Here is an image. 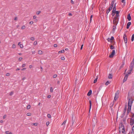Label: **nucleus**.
Masks as SVG:
<instances>
[{
	"mask_svg": "<svg viewBox=\"0 0 134 134\" xmlns=\"http://www.w3.org/2000/svg\"><path fill=\"white\" fill-rule=\"evenodd\" d=\"M133 100L132 99H129L128 103V109L127 110V113H129L130 111L131 105L133 103Z\"/></svg>",
	"mask_w": 134,
	"mask_h": 134,
	"instance_id": "nucleus-1",
	"label": "nucleus"
},
{
	"mask_svg": "<svg viewBox=\"0 0 134 134\" xmlns=\"http://www.w3.org/2000/svg\"><path fill=\"white\" fill-rule=\"evenodd\" d=\"M119 21V18H116V17H114L113 20V24L116 25L118 23Z\"/></svg>",
	"mask_w": 134,
	"mask_h": 134,
	"instance_id": "nucleus-2",
	"label": "nucleus"
},
{
	"mask_svg": "<svg viewBox=\"0 0 134 134\" xmlns=\"http://www.w3.org/2000/svg\"><path fill=\"white\" fill-rule=\"evenodd\" d=\"M134 66V58H133L131 62L130 66V68L133 69Z\"/></svg>",
	"mask_w": 134,
	"mask_h": 134,
	"instance_id": "nucleus-3",
	"label": "nucleus"
},
{
	"mask_svg": "<svg viewBox=\"0 0 134 134\" xmlns=\"http://www.w3.org/2000/svg\"><path fill=\"white\" fill-rule=\"evenodd\" d=\"M115 53V50H114L112 51V52L111 54L109 56V57L110 58H113L114 55Z\"/></svg>",
	"mask_w": 134,
	"mask_h": 134,
	"instance_id": "nucleus-4",
	"label": "nucleus"
},
{
	"mask_svg": "<svg viewBox=\"0 0 134 134\" xmlns=\"http://www.w3.org/2000/svg\"><path fill=\"white\" fill-rule=\"evenodd\" d=\"M123 38L125 43H126L127 42V40L126 37V36L125 34H124L123 36Z\"/></svg>",
	"mask_w": 134,
	"mask_h": 134,
	"instance_id": "nucleus-5",
	"label": "nucleus"
},
{
	"mask_svg": "<svg viewBox=\"0 0 134 134\" xmlns=\"http://www.w3.org/2000/svg\"><path fill=\"white\" fill-rule=\"evenodd\" d=\"M119 131L120 134H124L125 130L124 129L121 130L119 129Z\"/></svg>",
	"mask_w": 134,
	"mask_h": 134,
	"instance_id": "nucleus-6",
	"label": "nucleus"
},
{
	"mask_svg": "<svg viewBox=\"0 0 134 134\" xmlns=\"http://www.w3.org/2000/svg\"><path fill=\"white\" fill-rule=\"evenodd\" d=\"M119 93L118 91L116 93H115V96L114 97V100H116L118 97V95L119 94Z\"/></svg>",
	"mask_w": 134,
	"mask_h": 134,
	"instance_id": "nucleus-7",
	"label": "nucleus"
},
{
	"mask_svg": "<svg viewBox=\"0 0 134 134\" xmlns=\"http://www.w3.org/2000/svg\"><path fill=\"white\" fill-rule=\"evenodd\" d=\"M112 9V8L111 7H109L108 8V9L107 10L106 12V14H107V15L108 13L110 12V11Z\"/></svg>",
	"mask_w": 134,
	"mask_h": 134,
	"instance_id": "nucleus-8",
	"label": "nucleus"
},
{
	"mask_svg": "<svg viewBox=\"0 0 134 134\" xmlns=\"http://www.w3.org/2000/svg\"><path fill=\"white\" fill-rule=\"evenodd\" d=\"M130 125L132 126L134 124V119H131L130 121Z\"/></svg>",
	"mask_w": 134,
	"mask_h": 134,
	"instance_id": "nucleus-9",
	"label": "nucleus"
},
{
	"mask_svg": "<svg viewBox=\"0 0 134 134\" xmlns=\"http://www.w3.org/2000/svg\"><path fill=\"white\" fill-rule=\"evenodd\" d=\"M124 126L122 124H121L119 125V129H124Z\"/></svg>",
	"mask_w": 134,
	"mask_h": 134,
	"instance_id": "nucleus-10",
	"label": "nucleus"
},
{
	"mask_svg": "<svg viewBox=\"0 0 134 134\" xmlns=\"http://www.w3.org/2000/svg\"><path fill=\"white\" fill-rule=\"evenodd\" d=\"M128 77V75H126L124 77V79L123 80V82H125L127 80V77Z\"/></svg>",
	"mask_w": 134,
	"mask_h": 134,
	"instance_id": "nucleus-11",
	"label": "nucleus"
},
{
	"mask_svg": "<svg viewBox=\"0 0 134 134\" xmlns=\"http://www.w3.org/2000/svg\"><path fill=\"white\" fill-rule=\"evenodd\" d=\"M116 26L115 25L113 26V28L112 31V32L113 33H114V32L115 30V29H116Z\"/></svg>",
	"mask_w": 134,
	"mask_h": 134,
	"instance_id": "nucleus-12",
	"label": "nucleus"
},
{
	"mask_svg": "<svg viewBox=\"0 0 134 134\" xmlns=\"http://www.w3.org/2000/svg\"><path fill=\"white\" fill-rule=\"evenodd\" d=\"M127 109V104L125 105V107L124 109V110L123 111V114L124 115L125 112L126 110Z\"/></svg>",
	"mask_w": 134,
	"mask_h": 134,
	"instance_id": "nucleus-13",
	"label": "nucleus"
},
{
	"mask_svg": "<svg viewBox=\"0 0 134 134\" xmlns=\"http://www.w3.org/2000/svg\"><path fill=\"white\" fill-rule=\"evenodd\" d=\"M116 4L115 3L114 4V6L113 8V10H112L113 12H115L116 11Z\"/></svg>",
	"mask_w": 134,
	"mask_h": 134,
	"instance_id": "nucleus-14",
	"label": "nucleus"
},
{
	"mask_svg": "<svg viewBox=\"0 0 134 134\" xmlns=\"http://www.w3.org/2000/svg\"><path fill=\"white\" fill-rule=\"evenodd\" d=\"M127 19L129 21H130L131 20V17L130 16V14H129L127 16Z\"/></svg>",
	"mask_w": 134,
	"mask_h": 134,
	"instance_id": "nucleus-15",
	"label": "nucleus"
},
{
	"mask_svg": "<svg viewBox=\"0 0 134 134\" xmlns=\"http://www.w3.org/2000/svg\"><path fill=\"white\" fill-rule=\"evenodd\" d=\"M131 22H128L127 24V29H128L129 28L130 25H131Z\"/></svg>",
	"mask_w": 134,
	"mask_h": 134,
	"instance_id": "nucleus-16",
	"label": "nucleus"
},
{
	"mask_svg": "<svg viewBox=\"0 0 134 134\" xmlns=\"http://www.w3.org/2000/svg\"><path fill=\"white\" fill-rule=\"evenodd\" d=\"M92 93V91L91 90H90L87 94V95L88 96H90Z\"/></svg>",
	"mask_w": 134,
	"mask_h": 134,
	"instance_id": "nucleus-17",
	"label": "nucleus"
},
{
	"mask_svg": "<svg viewBox=\"0 0 134 134\" xmlns=\"http://www.w3.org/2000/svg\"><path fill=\"white\" fill-rule=\"evenodd\" d=\"M113 76L111 74H109L108 76V78L109 79H112V78Z\"/></svg>",
	"mask_w": 134,
	"mask_h": 134,
	"instance_id": "nucleus-18",
	"label": "nucleus"
},
{
	"mask_svg": "<svg viewBox=\"0 0 134 134\" xmlns=\"http://www.w3.org/2000/svg\"><path fill=\"white\" fill-rule=\"evenodd\" d=\"M107 40L108 42H110L112 43L114 42L113 41H111V40H110V38H108Z\"/></svg>",
	"mask_w": 134,
	"mask_h": 134,
	"instance_id": "nucleus-19",
	"label": "nucleus"
},
{
	"mask_svg": "<svg viewBox=\"0 0 134 134\" xmlns=\"http://www.w3.org/2000/svg\"><path fill=\"white\" fill-rule=\"evenodd\" d=\"M114 3L113 1H112L111 3V5L109 7H111V8H112Z\"/></svg>",
	"mask_w": 134,
	"mask_h": 134,
	"instance_id": "nucleus-20",
	"label": "nucleus"
},
{
	"mask_svg": "<svg viewBox=\"0 0 134 134\" xmlns=\"http://www.w3.org/2000/svg\"><path fill=\"white\" fill-rule=\"evenodd\" d=\"M98 76H97L96 77V78L94 79V82H93L94 83H95L96 82L97 80L98 79Z\"/></svg>",
	"mask_w": 134,
	"mask_h": 134,
	"instance_id": "nucleus-21",
	"label": "nucleus"
},
{
	"mask_svg": "<svg viewBox=\"0 0 134 134\" xmlns=\"http://www.w3.org/2000/svg\"><path fill=\"white\" fill-rule=\"evenodd\" d=\"M89 103H90V110H89V112L90 111V110L91 108V100L89 101Z\"/></svg>",
	"mask_w": 134,
	"mask_h": 134,
	"instance_id": "nucleus-22",
	"label": "nucleus"
},
{
	"mask_svg": "<svg viewBox=\"0 0 134 134\" xmlns=\"http://www.w3.org/2000/svg\"><path fill=\"white\" fill-rule=\"evenodd\" d=\"M42 52L41 50H39L38 51V53L39 54H42Z\"/></svg>",
	"mask_w": 134,
	"mask_h": 134,
	"instance_id": "nucleus-23",
	"label": "nucleus"
},
{
	"mask_svg": "<svg viewBox=\"0 0 134 134\" xmlns=\"http://www.w3.org/2000/svg\"><path fill=\"white\" fill-rule=\"evenodd\" d=\"M110 82H111L110 81H107L105 83V85H108L109 84H110Z\"/></svg>",
	"mask_w": 134,
	"mask_h": 134,
	"instance_id": "nucleus-24",
	"label": "nucleus"
},
{
	"mask_svg": "<svg viewBox=\"0 0 134 134\" xmlns=\"http://www.w3.org/2000/svg\"><path fill=\"white\" fill-rule=\"evenodd\" d=\"M134 39V34H133L132 35V37H131V40L132 41H133Z\"/></svg>",
	"mask_w": 134,
	"mask_h": 134,
	"instance_id": "nucleus-25",
	"label": "nucleus"
},
{
	"mask_svg": "<svg viewBox=\"0 0 134 134\" xmlns=\"http://www.w3.org/2000/svg\"><path fill=\"white\" fill-rule=\"evenodd\" d=\"M64 52V50H62L60 51L58 53H63Z\"/></svg>",
	"mask_w": 134,
	"mask_h": 134,
	"instance_id": "nucleus-26",
	"label": "nucleus"
},
{
	"mask_svg": "<svg viewBox=\"0 0 134 134\" xmlns=\"http://www.w3.org/2000/svg\"><path fill=\"white\" fill-rule=\"evenodd\" d=\"M9 131H6L5 132L6 134H12V133L11 132H10L9 133Z\"/></svg>",
	"mask_w": 134,
	"mask_h": 134,
	"instance_id": "nucleus-27",
	"label": "nucleus"
},
{
	"mask_svg": "<svg viewBox=\"0 0 134 134\" xmlns=\"http://www.w3.org/2000/svg\"><path fill=\"white\" fill-rule=\"evenodd\" d=\"M16 47V45L14 44H13L12 46V48H15Z\"/></svg>",
	"mask_w": 134,
	"mask_h": 134,
	"instance_id": "nucleus-28",
	"label": "nucleus"
},
{
	"mask_svg": "<svg viewBox=\"0 0 134 134\" xmlns=\"http://www.w3.org/2000/svg\"><path fill=\"white\" fill-rule=\"evenodd\" d=\"M47 116L48 118H51V115L49 114H47Z\"/></svg>",
	"mask_w": 134,
	"mask_h": 134,
	"instance_id": "nucleus-29",
	"label": "nucleus"
},
{
	"mask_svg": "<svg viewBox=\"0 0 134 134\" xmlns=\"http://www.w3.org/2000/svg\"><path fill=\"white\" fill-rule=\"evenodd\" d=\"M30 105H29L27 106V109H29L30 108Z\"/></svg>",
	"mask_w": 134,
	"mask_h": 134,
	"instance_id": "nucleus-30",
	"label": "nucleus"
},
{
	"mask_svg": "<svg viewBox=\"0 0 134 134\" xmlns=\"http://www.w3.org/2000/svg\"><path fill=\"white\" fill-rule=\"evenodd\" d=\"M114 12H115V13L117 14H119V12L118 11H116Z\"/></svg>",
	"mask_w": 134,
	"mask_h": 134,
	"instance_id": "nucleus-31",
	"label": "nucleus"
},
{
	"mask_svg": "<svg viewBox=\"0 0 134 134\" xmlns=\"http://www.w3.org/2000/svg\"><path fill=\"white\" fill-rule=\"evenodd\" d=\"M34 45L35 46L37 44V42L36 41H35L34 43Z\"/></svg>",
	"mask_w": 134,
	"mask_h": 134,
	"instance_id": "nucleus-32",
	"label": "nucleus"
},
{
	"mask_svg": "<svg viewBox=\"0 0 134 134\" xmlns=\"http://www.w3.org/2000/svg\"><path fill=\"white\" fill-rule=\"evenodd\" d=\"M53 89L52 87H51L50 89V92H53Z\"/></svg>",
	"mask_w": 134,
	"mask_h": 134,
	"instance_id": "nucleus-33",
	"label": "nucleus"
},
{
	"mask_svg": "<svg viewBox=\"0 0 134 134\" xmlns=\"http://www.w3.org/2000/svg\"><path fill=\"white\" fill-rule=\"evenodd\" d=\"M27 116H30L31 115V114L30 113H28L27 114Z\"/></svg>",
	"mask_w": 134,
	"mask_h": 134,
	"instance_id": "nucleus-34",
	"label": "nucleus"
},
{
	"mask_svg": "<svg viewBox=\"0 0 134 134\" xmlns=\"http://www.w3.org/2000/svg\"><path fill=\"white\" fill-rule=\"evenodd\" d=\"M30 39L32 41H34L35 40V38L34 37H32L30 38Z\"/></svg>",
	"mask_w": 134,
	"mask_h": 134,
	"instance_id": "nucleus-35",
	"label": "nucleus"
},
{
	"mask_svg": "<svg viewBox=\"0 0 134 134\" xmlns=\"http://www.w3.org/2000/svg\"><path fill=\"white\" fill-rule=\"evenodd\" d=\"M110 49H113L114 48L113 46H112V45H111L110 46Z\"/></svg>",
	"mask_w": 134,
	"mask_h": 134,
	"instance_id": "nucleus-36",
	"label": "nucleus"
},
{
	"mask_svg": "<svg viewBox=\"0 0 134 134\" xmlns=\"http://www.w3.org/2000/svg\"><path fill=\"white\" fill-rule=\"evenodd\" d=\"M40 13L41 12L40 11H37L36 12V14L37 15H38L40 14Z\"/></svg>",
	"mask_w": 134,
	"mask_h": 134,
	"instance_id": "nucleus-37",
	"label": "nucleus"
},
{
	"mask_svg": "<svg viewBox=\"0 0 134 134\" xmlns=\"http://www.w3.org/2000/svg\"><path fill=\"white\" fill-rule=\"evenodd\" d=\"M13 93V92H11L9 94V95L10 96H12Z\"/></svg>",
	"mask_w": 134,
	"mask_h": 134,
	"instance_id": "nucleus-38",
	"label": "nucleus"
},
{
	"mask_svg": "<svg viewBox=\"0 0 134 134\" xmlns=\"http://www.w3.org/2000/svg\"><path fill=\"white\" fill-rule=\"evenodd\" d=\"M25 26H23L21 27V29H25Z\"/></svg>",
	"mask_w": 134,
	"mask_h": 134,
	"instance_id": "nucleus-39",
	"label": "nucleus"
},
{
	"mask_svg": "<svg viewBox=\"0 0 134 134\" xmlns=\"http://www.w3.org/2000/svg\"><path fill=\"white\" fill-rule=\"evenodd\" d=\"M66 121V120H65L63 122V123L62 124V125L63 124H64V125L65 124Z\"/></svg>",
	"mask_w": 134,
	"mask_h": 134,
	"instance_id": "nucleus-40",
	"label": "nucleus"
},
{
	"mask_svg": "<svg viewBox=\"0 0 134 134\" xmlns=\"http://www.w3.org/2000/svg\"><path fill=\"white\" fill-rule=\"evenodd\" d=\"M33 125L37 126V123H33Z\"/></svg>",
	"mask_w": 134,
	"mask_h": 134,
	"instance_id": "nucleus-41",
	"label": "nucleus"
},
{
	"mask_svg": "<svg viewBox=\"0 0 134 134\" xmlns=\"http://www.w3.org/2000/svg\"><path fill=\"white\" fill-rule=\"evenodd\" d=\"M114 39V37L113 36L111 37V38H110V40L111 41H112Z\"/></svg>",
	"mask_w": 134,
	"mask_h": 134,
	"instance_id": "nucleus-42",
	"label": "nucleus"
},
{
	"mask_svg": "<svg viewBox=\"0 0 134 134\" xmlns=\"http://www.w3.org/2000/svg\"><path fill=\"white\" fill-rule=\"evenodd\" d=\"M33 21H30L29 23V24H30V25H32V24H33Z\"/></svg>",
	"mask_w": 134,
	"mask_h": 134,
	"instance_id": "nucleus-43",
	"label": "nucleus"
},
{
	"mask_svg": "<svg viewBox=\"0 0 134 134\" xmlns=\"http://www.w3.org/2000/svg\"><path fill=\"white\" fill-rule=\"evenodd\" d=\"M10 74L9 73H7V74H6V76H10Z\"/></svg>",
	"mask_w": 134,
	"mask_h": 134,
	"instance_id": "nucleus-44",
	"label": "nucleus"
},
{
	"mask_svg": "<svg viewBox=\"0 0 134 134\" xmlns=\"http://www.w3.org/2000/svg\"><path fill=\"white\" fill-rule=\"evenodd\" d=\"M49 124V122L48 121L46 123V125L47 126H48Z\"/></svg>",
	"mask_w": 134,
	"mask_h": 134,
	"instance_id": "nucleus-45",
	"label": "nucleus"
},
{
	"mask_svg": "<svg viewBox=\"0 0 134 134\" xmlns=\"http://www.w3.org/2000/svg\"><path fill=\"white\" fill-rule=\"evenodd\" d=\"M57 76V75H53V78H55V77H56Z\"/></svg>",
	"mask_w": 134,
	"mask_h": 134,
	"instance_id": "nucleus-46",
	"label": "nucleus"
},
{
	"mask_svg": "<svg viewBox=\"0 0 134 134\" xmlns=\"http://www.w3.org/2000/svg\"><path fill=\"white\" fill-rule=\"evenodd\" d=\"M23 59V58L22 57H20L19 58V61Z\"/></svg>",
	"mask_w": 134,
	"mask_h": 134,
	"instance_id": "nucleus-47",
	"label": "nucleus"
},
{
	"mask_svg": "<svg viewBox=\"0 0 134 134\" xmlns=\"http://www.w3.org/2000/svg\"><path fill=\"white\" fill-rule=\"evenodd\" d=\"M20 47L21 48H22L23 47V44H21L20 45Z\"/></svg>",
	"mask_w": 134,
	"mask_h": 134,
	"instance_id": "nucleus-48",
	"label": "nucleus"
},
{
	"mask_svg": "<svg viewBox=\"0 0 134 134\" xmlns=\"http://www.w3.org/2000/svg\"><path fill=\"white\" fill-rule=\"evenodd\" d=\"M119 16V14H116L115 15V17H116V18H118V17Z\"/></svg>",
	"mask_w": 134,
	"mask_h": 134,
	"instance_id": "nucleus-49",
	"label": "nucleus"
},
{
	"mask_svg": "<svg viewBox=\"0 0 134 134\" xmlns=\"http://www.w3.org/2000/svg\"><path fill=\"white\" fill-rule=\"evenodd\" d=\"M115 12H112V15L113 16H114V15H115Z\"/></svg>",
	"mask_w": 134,
	"mask_h": 134,
	"instance_id": "nucleus-50",
	"label": "nucleus"
},
{
	"mask_svg": "<svg viewBox=\"0 0 134 134\" xmlns=\"http://www.w3.org/2000/svg\"><path fill=\"white\" fill-rule=\"evenodd\" d=\"M121 2L122 3H124L125 4V0H122Z\"/></svg>",
	"mask_w": 134,
	"mask_h": 134,
	"instance_id": "nucleus-51",
	"label": "nucleus"
},
{
	"mask_svg": "<svg viewBox=\"0 0 134 134\" xmlns=\"http://www.w3.org/2000/svg\"><path fill=\"white\" fill-rule=\"evenodd\" d=\"M25 65H26L25 64H23L22 65V67H25Z\"/></svg>",
	"mask_w": 134,
	"mask_h": 134,
	"instance_id": "nucleus-52",
	"label": "nucleus"
},
{
	"mask_svg": "<svg viewBox=\"0 0 134 134\" xmlns=\"http://www.w3.org/2000/svg\"><path fill=\"white\" fill-rule=\"evenodd\" d=\"M61 59L62 60H64L65 59V58L64 57H61Z\"/></svg>",
	"mask_w": 134,
	"mask_h": 134,
	"instance_id": "nucleus-53",
	"label": "nucleus"
},
{
	"mask_svg": "<svg viewBox=\"0 0 134 134\" xmlns=\"http://www.w3.org/2000/svg\"><path fill=\"white\" fill-rule=\"evenodd\" d=\"M57 45L56 44H55L54 45V47H57Z\"/></svg>",
	"mask_w": 134,
	"mask_h": 134,
	"instance_id": "nucleus-54",
	"label": "nucleus"
},
{
	"mask_svg": "<svg viewBox=\"0 0 134 134\" xmlns=\"http://www.w3.org/2000/svg\"><path fill=\"white\" fill-rule=\"evenodd\" d=\"M6 117V115H4L3 118V119H4Z\"/></svg>",
	"mask_w": 134,
	"mask_h": 134,
	"instance_id": "nucleus-55",
	"label": "nucleus"
},
{
	"mask_svg": "<svg viewBox=\"0 0 134 134\" xmlns=\"http://www.w3.org/2000/svg\"><path fill=\"white\" fill-rule=\"evenodd\" d=\"M33 18L34 19H35L36 18V16L35 15H34L33 16Z\"/></svg>",
	"mask_w": 134,
	"mask_h": 134,
	"instance_id": "nucleus-56",
	"label": "nucleus"
},
{
	"mask_svg": "<svg viewBox=\"0 0 134 134\" xmlns=\"http://www.w3.org/2000/svg\"><path fill=\"white\" fill-rule=\"evenodd\" d=\"M83 46V44H82L81 46V48H80V49L81 50H82V49Z\"/></svg>",
	"mask_w": 134,
	"mask_h": 134,
	"instance_id": "nucleus-57",
	"label": "nucleus"
},
{
	"mask_svg": "<svg viewBox=\"0 0 134 134\" xmlns=\"http://www.w3.org/2000/svg\"><path fill=\"white\" fill-rule=\"evenodd\" d=\"M51 96L50 95H49L47 96V97L48 98H49L51 97Z\"/></svg>",
	"mask_w": 134,
	"mask_h": 134,
	"instance_id": "nucleus-58",
	"label": "nucleus"
},
{
	"mask_svg": "<svg viewBox=\"0 0 134 134\" xmlns=\"http://www.w3.org/2000/svg\"><path fill=\"white\" fill-rule=\"evenodd\" d=\"M131 73L130 72H128V74H126V75H128V76H129V75L130 74H131Z\"/></svg>",
	"mask_w": 134,
	"mask_h": 134,
	"instance_id": "nucleus-59",
	"label": "nucleus"
},
{
	"mask_svg": "<svg viewBox=\"0 0 134 134\" xmlns=\"http://www.w3.org/2000/svg\"><path fill=\"white\" fill-rule=\"evenodd\" d=\"M71 3L72 4H74V2L72 1V0H71Z\"/></svg>",
	"mask_w": 134,
	"mask_h": 134,
	"instance_id": "nucleus-60",
	"label": "nucleus"
},
{
	"mask_svg": "<svg viewBox=\"0 0 134 134\" xmlns=\"http://www.w3.org/2000/svg\"><path fill=\"white\" fill-rule=\"evenodd\" d=\"M32 67V65H29V67L30 68H31Z\"/></svg>",
	"mask_w": 134,
	"mask_h": 134,
	"instance_id": "nucleus-61",
	"label": "nucleus"
},
{
	"mask_svg": "<svg viewBox=\"0 0 134 134\" xmlns=\"http://www.w3.org/2000/svg\"><path fill=\"white\" fill-rule=\"evenodd\" d=\"M68 14L69 16H71L72 15L71 13H69Z\"/></svg>",
	"mask_w": 134,
	"mask_h": 134,
	"instance_id": "nucleus-62",
	"label": "nucleus"
},
{
	"mask_svg": "<svg viewBox=\"0 0 134 134\" xmlns=\"http://www.w3.org/2000/svg\"><path fill=\"white\" fill-rule=\"evenodd\" d=\"M132 118H133V119H134V113L132 116Z\"/></svg>",
	"mask_w": 134,
	"mask_h": 134,
	"instance_id": "nucleus-63",
	"label": "nucleus"
},
{
	"mask_svg": "<svg viewBox=\"0 0 134 134\" xmlns=\"http://www.w3.org/2000/svg\"><path fill=\"white\" fill-rule=\"evenodd\" d=\"M26 69V68H24L23 69H22L21 70H25Z\"/></svg>",
	"mask_w": 134,
	"mask_h": 134,
	"instance_id": "nucleus-64",
	"label": "nucleus"
}]
</instances>
